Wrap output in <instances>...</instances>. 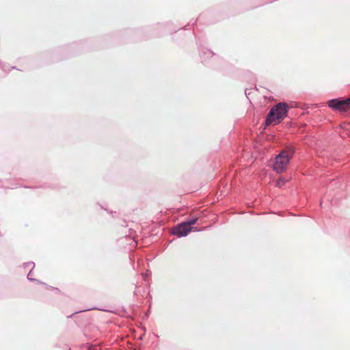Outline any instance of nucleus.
<instances>
[{
    "label": "nucleus",
    "instance_id": "0eeeda50",
    "mask_svg": "<svg viewBox=\"0 0 350 350\" xmlns=\"http://www.w3.org/2000/svg\"><path fill=\"white\" fill-rule=\"evenodd\" d=\"M23 267L25 269L31 268L30 270H33L35 267V264L33 262H28L24 263Z\"/></svg>",
    "mask_w": 350,
    "mask_h": 350
},
{
    "label": "nucleus",
    "instance_id": "7ed1b4c3",
    "mask_svg": "<svg viewBox=\"0 0 350 350\" xmlns=\"http://www.w3.org/2000/svg\"><path fill=\"white\" fill-rule=\"evenodd\" d=\"M329 108L335 111L345 112L350 108V98H337L328 101Z\"/></svg>",
    "mask_w": 350,
    "mask_h": 350
},
{
    "label": "nucleus",
    "instance_id": "f257e3e1",
    "mask_svg": "<svg viewBox=\"0 0 350 350\" xmlns=\"http://www.w3.org/2000/svg\"><path fill=\"white\" fill-rule=\"evenodd\" d=\"M295 153V148L294 146H286L276 155L273 165V170L277 173L284 172Z\"/></svg>",
    "mask_w": 350,
    "mask_h": 350
},
{
    "label": "nucleus",
    "instance_id": "423d86ee",
    "mask_svg": "<svg viewBox=\"0 0 350 350\" xmlns=\"http://www.w3.org/2000/svg\"><path fill=\"white\" fill-rule=\"evenodd\" d=\"M198 218L197 217H192L191 218H189L187 219V220H185L184 222L189 226V227H191V226L194 225L195 224H196V222L198 221Z\"/></svg>",
    "mask_w": 350,
    "mask_h": 350
},
{
    "label": "nucleus",
    "instance_id": "9d476101",
    "mask_svg": "<svg viewBox=\"0 0 350 350\" xmlns=\"http://www.w3.org/2000/svg\"><path fill=\"white\" fill-rule=\"evenodd\" d=\"M245 95H247V90H245Z\"/></svg>",
    "mask_w": 350,
    "mask_h": 350
},
{
    "label": "nucleus",
    "instance_id": "f03ea898",
    "mask_svg": "<svg viewBox=\"0 0 350 350\" xmlns=\"http://www.w3.org/2000/svg\"><path fill=\"white\" fill-rule=\"evenodd\" d=\"M289 110L288 105L285 103L275 105L269 111L265 123L267 126L280 122L287 116Z\"/></svg>",
    "mask_w": 350,
    "mask_h": 350
},
{
    "label": "nucleus",
    "instance_id": "1a4fd4ad",
    "mask_svg": "<svg viewBox=\"0 0 350 350\" xmlns=\"http://www.w3.org/2000/svg\"><path fill=\"white\" fill-rule=\"evenodd\" d=\"M27 280L29 281H36L38 282H40L38 280L32 278V270L29 271V273L27 274Z\"/></svg>",
    "mask_w": 350,
    "mask_h": 350
},
{
    "label": "nucleus",
    "instance_id": "39448f33",
    "mask_svg": "<svg viewBox=\"0 0 350 350\" xmlns=\"http://www.w3.org/2000/svg\"><path fill=\"white\" fill-rule=\"evenodd\" d=\"M214 55V53L208 49H200V57L202 59V63H205L206 59L212 57Z\"/></svg>",
    "mask_w": 350,
    "mask_h": 350
},
{
    "label": "nucleus",
    "instance_id": "20e7f679",
    "mask_svg": "<svg viewBox=\"0 0 350 350\" xmlns=\"http://www.w3.org/2000/svg\"><path fill=\"white\" fill-rule=\"evenodd\" d=\"M194 228L189 227L184 221L177 224L172 233L178 237H186Z\"/></svg>",
    "mask_w": 350,
    "mask_h": 350
},
{
    "label": "nucleus",
    "instance_id": "6e6552de",
    "mask_svg": "<svg viewBox=\"0 0 350 350\" xmlns=\"http://www.w3.org/2000/svg\"><path fill=\"white\" fill-rule=\"evenodd\" d=\"M286 183V180L283 178H280L278 180L276 183V186L278 187H282Z\"/></svg>",
    "mask_w": 350,
    "mask_h": 350
}]
</instances>
